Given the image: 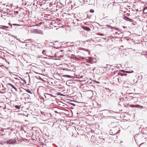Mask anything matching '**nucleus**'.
Masks as SVG:
<instances>
[{"label": "nucleus", "mask_w": 147, "mask_h": 147, "mask_svg": "<svg viewBox=\"0 0 147 147\" xmlns=\"http://www.w3.org/2000/svg\"><path fill=\"white\" fill-rule=\"evenodd\" d=\"M7 85V86H11V87L14 89H15L16 91H17V89L15 87L14 85L15 84L14 83H13L12 84L10 83H8Z\"/></svg>", "instance_id": "1"}, {"label": "nucleus", "mask_w": 147, "mask_h": 147, "mask_svg": "<svg viewBox=\"0 0 147 147\" xmlns=\"http://www.w3.org/2000/svg\"><path fill=\"white\" fill-rule=\"evenodd\" d=\"M2 92V93H5V92Z\"/></svg>", "instance_id": "17"}, {"label": "nucleus", "mask_w": 147, "mask_h": 147, "mask_svg": "<svg viewBox=\"0 0 147 147\" xmlns=\"http://www.w3.org/2000/svg\"><path fill=\"white\" fill-rule=\"evenodd\" d=\"M81 27L83 29L89 31L90 30V29L88 27L86 26H82Z\"/></svg>", "instance_id": "4"}, {"label": "nucleus", "mask_w": 147, "mask_h": 147, "mask_svg": "<svg viewBox=\"0 0 147 147\" xmlns=\"http://www.w3.org/2000/svg\"><path fill=\"white\" fill-rule=\"evenodd\" d=\"M33 32L35 33L42 34V33L41 30L38 29H36L33 30Z\"/></svg>", "instance_id": "3"}, {"label": "nucleus", "mask_w": 147, "mask_h": 147, "mask_svg": "<svg viewBox=\"0 0 147 147\" xmlns=\"http://www.w3.org/2000/svg\"><path fill=\"white\" fill-rule=\"evenodd\" d=\"M121 75L122 76H127V74H121Z\"/></svg>", "instance_id": "10"}, {"label": "nucleus", "mask_w": 147, "mask_h": 147, "mask_svg": "<svg viewBox=\"0 0 147 147\" xmlns=\"http://www.w3.org/2000/svg\"><path fill=\"white\" fill-rule=\"evenodd\" d=\"M147 9V7H145L144 8L143 10V12H144V13H147V10H146Z\"/></svg>", "instance_id": "5"}, {"label": "nucleus", "mask_w": 147, "mask_h": 147, "mask_svg": "<svg viewBox=\"0 0 147 147\" xmlns=\"http://www.w3.org/2000/svg\"><path fill=\"white\" fill-rule=\"evenodd\" d=\"M123 71H124V72H126L128 73L133 72V71H124V70H123Z\"/></svg>", "instance_id": "6"}, {"label": "nucleus", "mask_w": 147, "mask_h": 147, "mask_svg": "<svg viewBox=\"0 0 147 147\" xmlns=\"http://www.w3.org/2000/svg\"><path fill=\"white\" fill-rule=\"evenodd\" d=\"M26 90L27 92L30 93L31 94H32V93L31 92V91L29 90Z\"/></svg>", "instance_id": "9"}, {"label": "nucleus", "mask_w": 147, "mask_h": 147, "mask_svg": "<svg viewBox=\"0 0 147 147\" xmlns=\"http://www.w3.org/2000/svg\"><path fill=\"white\" fill-rule=\"evenodd\" d=\"M45 52V51L43 50L42 52V53L44 54V52Z\"/></svg>", "instance_id": "16"}, {"label": "nucleus", "mask_w": 147, "mask_h": 147, "mask_svg": "<svg viewBox=\"0 0 147 147\" xmlns=\"http://www.w3.org/2000/svg\"><path fill=\"white\" fill-rule=\"evenodd\" d=\"M82 58L83 59H84V58H83V57H82Z\"/></svg>", "instance_id": "19"}, {"label": "nucleus", "mask_w": 147, "mask_h": 147, "mask_svg": "<svg viewBox=\"0 0 147 147\" xmlns=\"http://www.w3.org/2000/svg\"><path fill=\"white\" fill-rule=\"evenodd\" d=\"M16 142V140L14 139H13L8 141L7 143L9 144H13L15 143Z\"/></svg>", "instance_id": "2"}, {"label": "nucleus", "mask_w": 147, "mask_h": 147, "mask_svg": "<svg viewBox=\"0 0 147 147\" xmlns=\"http://www.w3.org/2000/svg\"><path fill=\"white\" fill-rule=\"evenodd\" d=\"M90 12L91 13H93L94 12V11L93 9H90Z\"/></svg>", "instance_id": "11"}, {"label": "nucleus", "mask_w": 147, "mask_h": 147, "mask_svg": "<svg viewBox=\"0 0 147 147\" xmlns=\"http://www.w3.org/2000/svg\"><path fill=\"white\" fill-rule=\"evenodd\" d=\"M99 35H100L101 36H104V34H99Z\"/></svg>", "instance_id": "13"}, {"label": "nucleus", "mask_w": 147, "mask_h": 147, "mask_svg": "<svg viewBox=\"0 0 147 147\" xmlns=\"http://www.w3.org/2000/svg\"><path fill=\"white\" fill-rule=\"evenodd\" d=\"M126 18L129 19V20H131V19H130V18H128L127 17H126Z\"/></svg>", "instance_id": "15"}, {"label": "nucleus", "mask_w": 147, "mask_h": 147, "mask_svg": "<svg viewBox=\"0 0 147 147\" xmlns=\"http://www.w3.org/2000/svg\"><path fill=\"white\" fill-rule=\"evenodd\" d=\"M2 90L4 91L5 90H6V89L5 88H3V89H2Z\"/></svg>", "instance_id": "14"}, {"label": "nucleus", "mask_w": 147, "mask_h": 147, "mask_svg": "<svg viewBox=\"0 0 147 147\" xmlns=\"http://www.w3.org/2000/svg\"><path fill=\"white\" fill-rule=\"evenodd\" d=\"M16 108L19 109L20 108V106H18V105H16L15 106Z\"/></svg>", "instance_id": "7"}, {"label": "nucleus", "mask_w": 147, "mask_h": 147, "mask_svg": "<svg viewBox=\"0 0 147 147\" xmlns=\"http://www.w3.org/2000/svg\"><path fill=\"white\" fill-rule=\"evenodd\" d=\"M1 86V84H0V86Z\"/></svg>", "instance_id": "18"}, {"label": "nucleus", "mask_w": 147, "mask_h": 147, "mask_svg": "<svg viewBox=\"0 0 147 147\" xmlns=\"http://www.w3.org/2000/svg\"><path fill=\"white\" fill-rule=\"evenodd\" d=\"M3 27L8 28V27H7L6 26H2V27H0V28H1V29H4Z\"/></svg>", "instance_id": "8"}, {"label": "nucleus", "mask_w": 147, "mask_h": 147, "mask_svg": "<svg viewBox=\"0 0 147 147\" xmlns=\"http://www.w3.org/2000/svg\"><path fill=\"white\" fill-rule=\"evenodd\" d=\"M130 106L131 107H136V105H130Z\"/></svg>", "instance_id": "12"}]
</instances>
